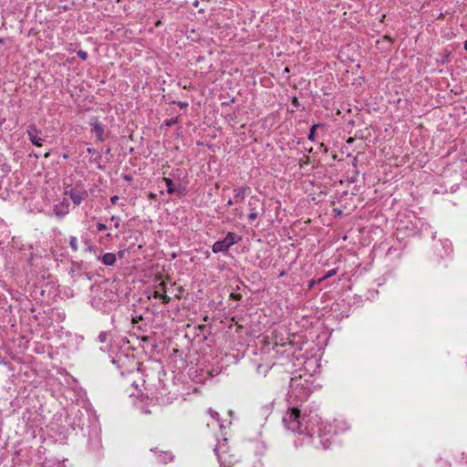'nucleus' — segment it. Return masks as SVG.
Instances as JSON below:
<instances>
[{"instance_id":"f257e3e1","label":"nucleus","mask_w":467,"mask_h":467,"mask_svg":"<svg viewBox=\"0 0 467 467\" xmlns=\"http://www.w3.org/2000/svg\"><path fill=\"white\" fill-rule=\"evenodd\" d=\"M282 421L285 427L293 432L303 433L306 430L305 417L297 407L289 408Z\"/></svg>"},{"instance_id":"f03ea898","label":"nucleus","mask_w":467,"mask_h":467,"mask_svg":"<svg viewBox=\"0 0 467 467\" xmlns=\"http://www.w3.org/2000/svg\"><path fill=\"white\" fill-rule=\"evenodd\" d=\"M64 194L68 195L75 205H79L88 195L86 190H78L69 184L65 186Z\"/></svg>"},{"instance_id":"7ed1b4c3","label":"nucleus","mask_w":467,"mask_h":467,"mask_svg":"<svg viewBox=\"0 0 467 467\" xmlns=\"http://www.w3.org/2000/svg\"><path fill=\"white\" fill-rule=\"evenodd\" d=\"M27 135L29 138V140L32 142V144L36 146H41L43 139H41L38 135L40 134V130L36 128L35 124H30L27 127Z\"/></svg>"},{"instance_id":"20e7f679","label":"nucleus","mask_w":467,"mask_h":467,"mask_svg":"<svg viewBox=\"0 0 467 467\" xmlns=\"http://www.w3.org/2000/svg\"><path fill=\"white\" fill-rule=\"evenodd\" d=\"M89 125L92 127L91 131L96 134L99 141H104V125L100 123L98 118H92L89 121Z\"/></svg>"},{"instance_id":"39448f33","label":"nucleus","mask_w":467,"mask_h":467,"mask_svg":"<svg viewBox=\"0 0 467 467\" xmlns=\"http://www.w3.org/2000/svg\"><path fill=\"white\" fill-rule=\"evenodd\" d=\"M150 451L155 452L158 462L163 464H167L168 462H172L174 458L170 451L159 450V448H151Z\"/></svg>"},{"instance_id":"423d86ee","label":"nucleus","mask_w":467,"mask_h":467,"mask_svg":"<svg viewBox=\"0 0 467 467\" xmlns=\"http://www.w3.org/2000/svg\"><path fill=\"white\" fill-rule=\"evenodd\" d=\"M163 182H165V185L167 187V192L169 194H173L175 192H178V195H183L185 192V189L183 187H178L176 188L172 182V180L167 177L163 178Z\"/></svg>"},{"instance_id":"0eeeda50","label":"nucleus","mask_w":467,"mask_h":467,"mask_svg":"<svg viewBox=\"0 0 467 467\" xmlns=\"http://www.w3.org/2000/svg\"><path fill=\"white\" fill-rule=\"evenodd\" d=\"M260 203V200L257 197H251L248 202L250 206V213L248 214L249 221H254L257 218L258 213L256 212V205Z\"/></svg>"},{"instance_id":"6e6552de","label":"nucleus","mask_w":467,"mask_h":467,"mask_svg":"<svg viewBox=\"0 0 467 467\" xmlns=\"http://www.w3.org/2000/svg\"><path fill=\"white\" fill-rule=\"evenodd\" d=\"M228 249L229 246L227 245L223 239L216 241L212 246V250L214 254L226 253Z\"/></svg>"},{"instance_id":"1a4fd4ad","label":"nucleus","mask_w":467,"mask_h":467,"mask_svg":"<svg viewBox=\"0 0 467 467\" xmlns=\"http://www.w3.org/2000/svg\"><path fill=\"white\" fill-rule=\"evenodd\" d=\"M250 190L248 186H242L240 188L234 189V198L235 202H242L246 195V192Z\"/></svg>"},{"instance_id":"9d476101","label":"nucleus","mask_w":467,"mask_h":467,"mask_svg":"<svg viewBox=\"0 0 467 467\" xmlns=\"http://www.w3.org/2000/svg\"><path fill=\"white\" fill-rule=\"evenodd\" d=\"M241 236L237 235L236 234L234 233H232V232H229L225 238H223V240L225 241V243L227 244V245L229 246V248L235 244L236 243H238L240 240H241Z\"/></svg>"},{"instance_id":"9b49d317","label":"nucleus","mask_w":467,"mask_h":467,"mask_svg":"<svg viewBox=\"0 0 467 467\" xmlns=\"http://www.w3.org/2000/svg\"><path fill=\"white\" fill-rule=\"evenodd\" d=\"M99 259H100L105 265L111 266L116 263V254L113 253H106L101 258L99 257Z\"/></svg>"},{"instance_id":"f8f14e48","label":"nucleus","mask_w":467,"mask_h":467,"mask_svg":"<svg viewBox=\"0 0 467 467\" xmlns=\"http://www.w3.org/2000/svg\"><path fill=\"white\" fill-rule=\"evenodd\" d=\"M83 263L72 262L70 273L72 275H80L79 272L82 270Z\"/></svg>"},{"instance_id":"ddd939ff","label":"nucleus","mask_w":467,"mask_h":467,"mask_svg":"<svg viewBox=\"0 0 467 467\" xmlns=\"http://www.w3.org/2000/svg\"><path fill=\"white\" fill-rule=\"evenodd\" d=\"M319 126V124H314L311 126L309 133H308V140L314 141L316 137V130Z\"/></svg>"},{"instance_id":"4468645a","label":"nucleus","mask_w":467,"mask_h":467,"mask_svg":"<svg viewBox=\"0 0 467 467\" xmlns=\"http://www.w3.org/2000/svg\"><path fill=\"white\" fill-rule=\"evenodd\" d=\"M69 245L71 247V249L74 251V252H77L78 247V240L75 236H71L70 239H69Z\"/></svg>"},{"instance_id":"2eb2a0df","label":"nucleus","mask_w":467,"mask_h":467,"mask_svg":"<svg viewBox=\"0 0 467 467\" xmlns=\"http://www.w3.org/2000/svg\"><path fill=\"white\" fill-rule=\"evenodd\" d=\"M336 273H337L336 269H332V270L328 271L323 277L319 278L317 283H318V284L321 283L325 279H327L328 277H331L334 275H336Z\"/></svg>"},{"instance_id":"dca6fc26","label":"nucleus","mask_w":467,"mask_h":467,"mask_svg":"<svg viewBox=\"0 0 467 467\" xmlns=\"http://www.w3.org/2000/svg\"><path fill=\"white\" fill-rule=\"evenodd\" d=\"M109 336H110V334H109V332H107V331H103V332H101V333L99 335V342H101V343L106 342V341L109 339Z\"/></svg>"},{"instance_id":"f3484780","label":"nucleus","mask_w":467,"mask_h":467,"mask_svg":"<svg viewBox=\"0 0 467 467\" xmlns=\"http://www.w3.org/2000/svg\"><path fill=\"white\" fill-rule=\"evenodd\" d=\"M209 413L214 420H216L218 423H220V415L217 411H215L212 409H209ZM219 425L222 426L221 424H219Z\"/></svg>"},{"instance_id":"a211bd4d","label":"nucleus","mask_w":467,"mask_h":467,"mask_svg":"<svg viewBox=\"0 0 467 467\" xmlns=\"http://www.w3.org/2000/svg\"><path fill=\"white\" fill-rule=\"evenodd\" d=\"M177 122H178V118L175 117V118H171V119H166L165 120V125L168 126V127H171V126L175 125Z\"/></svg>"},{"instance_id":"6ab92c4d","label":"nucleus","mask_w":467,"mask_h":467,"mask_svg":"<svg viewBox=\"0 0 467 467\" xmlns=\"http://www.w3.org/2000/svg\"><path fill=\"white\" fill-rule=\"evenodd\" d=\"M77 55L82 60H86L88 57V53L81 49L77 52Z\"/></svg>"},{"instance_id":"aec40b11","label":"nucleus","mask_w":467,"mask_h":467,"mask_svg":"<svg viewBox=\"0 0 467 467\" xmlns=\"http://www.w3.org/2000/svg\"><path fill=\"white\" fill-rule=\"evenodd\" d=\"M156 288L157 290H160L161 292H164L166 293V285L163 281L160 282L157 285H156Z\"/></svg>"},{"instance_id":"412c9836","label":"nucleus","mask_w":467,"mask_h":467,"mask_svg":"<svg viewBox=\"0 0 467 467\" xmlns=\"http://www.w3.org/2000/svg\"><path fill=\"white\" fill-rule=\"evenodd\" d=\"M111 221H113V222L115 223V224H114L115 228H119V221H120L119 217H118V216H114V215H113V216L111 217Z\"/></svg>"},{"instance_id":"4be33fe9","label":"nucleus","mask_w":467,"mask_h":467,"mask_svg":"<svg viewBox=\"0 0 467 467\" xmlns=\"http://www.w3.org/2000/svg\"><path fill=\"white\" fill-rule=\"evenodd\" d=\"M161 299L162 300V303L165 305H167L171 301L170 296H168L164 292Z\"/></svg>"},{"instance_id":"5701e85b","label":"nucleus","mask_w":467,"mask_h":467,"mask_svg":"<svg viewBox=\"0 0 467 467\" xmlns=\"http://www.w3.org/2000/svg\"><path fill=\"white\" fill-rule=\"evenodd\" d=\"M162 295H163V292H161V291H160V290H157V289H156V290L153 292V295H152V296H153V297H154V298H159V299H161V296H162Z\"/></svg>"},{"instance_id":"b1692460","label":"nucleus","mask_w":467,"mask_h":467,"mask_svg":"<svg viewBox=\"0 0 467 467\" xmlns=\"http://www.w3.org/2000/svg\"><path fill=\"white\" fill-rule=\"evenodd\" d=\"M97 229L99 232H102L107 230V226L104 223H97Z\"/></svg>"},{"instance_id":"393cba45","label":"nucleus","mask_w":467,"mask_h":467,"mask_svg":"<svg viewBox=\"0 0 467 467\" xmlns=\"http://www.w3.org/2000/svg\"><path fill=\"white\" fill-rule=\"evenodd\" d=\"M231 297H232L233 299L236 300V301H239V300H241V298H242V295H240V294H232V295H231Z\"/></svg>"},{"instance_id":"a878e982","label":"nucleus","mask_w":467,"mask_h":467,"mask_svg":"<svg viewBox=\"0 0 467 467\" xmlns=\"http://www.w3.org/2000/svg\"><path fill=\"white\" fill-rule=\"evenodd\" d=\"M177 105H178L181 109H184V108H187V107H188V103H187V102H183V101H178V102H177Z\"/></svg>"},{"instance_id":"bb28decb","label":"nucleus","mask_w":467,"mask_h":467,"mask_svg":"<svg viewBox=\"0 0 467 467\" xmlns=\"http://www.w3.org/2000/svg\"><path fill=\"white\" fill-rule=\"evenodd\" d=\"M119 200V196L118 195H114L110 198V202L112 204H116L117 203V201Z\"/></svg>"},{"instance_id":"cd10ccee","label":"nucleus","mask_w":467,"mask_h":467,"mask_svg":"<svg viewBox=\"0 0 467 467\" xmlns=\"http://www.w3.org/2000/svg\"><path fill=\"white\" fill-rule=\"evenodd\" d=\"M55 213L57 216H63L64 214L67 213V212L61 213V211H57V209H55Z\"/></svg>"},{"instance_id":"c85d7f7f","label":"nucleus","mask_w":467,"mask_h":467,"mask_svg":"<svg viewBox=\"0 0 467 467\" xmlns=\"http://www.w3.org/2000/svg\"><path fill=\"white\" fill-rule=\"evenodd\" d=\"M55 213L57 216H63L64 214L67 213V212L61 213V211H57V209H55Z\"/></svg>"},{"instance_id":"c756f323","label":"nucleus","mask_w":467,"mask_h":467,"mask_svg":"<svg viewBox=\"0 0 467 467\" xmlns=\"http://www.w3.org/2000/svg\"><path fill=\"white\" fill-rule=\"evenodd\" d=\"M95 151H96V150H95V149H93V148H88V150H87V152H88V153H95Z\"/></svg>"},{"instance_id":"7c9ffc66","label":"nucleus","mask_w":467,"mask_h":467,"mask_svg":"<svg viewBox=\"0 0 467 467\" xmlns=\"http://www.w3.org/2000/svg\"><path fill=\"white\" fill-rule=\"evenodd\" d=\"M118 256H119V258H122V257L124 256V251H119V252H118Z\"/></svg>"},{"instance_id":"2f4dec72","label":"nucleus","mask_w":467,"mask_h":467,"mask_svg":"<svg viewBox=\"0 0 467 467\" xmlns=\"http://www.w3.org/2000/svg\"><path fill=\"white\" fill-rule=\"evenodd\" d=\"M85 275L87 276V278L88 280H91L92 279V275L90 273H85Z\"/></svg>"},{"instance_id":"473e14b6","label":"nucleus","mask_w":467,"mask_h":467,"mask_svg":"<svg viewBox=\"0 0 467 467\" xmlns=\"http://www.w3.org/2000/svg\"><path fill=\"white\" fill-rule=\"evenodd\" d=\"M383 38H384V39L389 40V42H392V41H393V40H392V38H391L389 36H387V35H386V36H384V37H383Z\"/></svg>"},{"instance_id":"72a5a7b5","label":"nucleus","mask_w":467,"mask_h":467,"mask_svg":"<svg viewBox=\"0 0 467 467\" xmlns=\"http://www.w3.org/2000/svg\"><path fill=\"white\" fill-rule=\"evenodd\" d=\"M124 179L127 180V181H130L131 180V177L130 175H125L124 176Z\"/></svg>"},{"instance_id":"f704fd0d","label":"nucleus","mask_w":467,"mask_h":467,"mask_svg":"<svg viewBox=\"0 0 467 467\" xmlns=\"http://www.w3.org/2000/svg\"><path fill=\"white\" fill-rule=\"evenodd\" d=\"M234 202L230 199L228 202H227V206H231L233 205Z\"/></svg>"},{"instance_id":"c9c22d12","label":"nucleus","mask_w":467,"mask_h":467,"mask_svg":"<svg viewBox=\"0 0 467 467\" xmlns=\"http://www.w3.org/2000/svg\"><path fill=\"white\" fill-rule=\"evenodd\" d=\"M316 283V281L312 280L309 282V287H312L314 285V284Z\"/></svg>"},{"instance_id":"e433bc0d","label":"nucleus","mask_w":467,"mask_h":467,"mask_svg":"<svg viewBox=\"0 0 467 467\" xmlns=\"http://www.w3.org/2000/svg\"><path fill=\"white\" fill-rule=\"evenodd\" d=\"M198 328L201 329V330H203L205 328V326L204 325H200V326H198Z\"/></svg>"},{"instance_id":"4c0bfd02","label":"nucleus","mask_w":467,"mask_h":467,"mask_svg":"<svg viewBox=\"0 0 467 467\" xmlns=\"http://www.w3.org/2000/svg\"><path fill=\"white\" fill-rule=\"evenodd\" d=\"M105 153H107V154L110 153V148H107V149L105 150Z\"/></svg>"},{"instance_id":"58836bf2","label":"nucleus","mask_w":467,"mask_h":467,"mask_svg":"<svg viewBox=\"0 0 467 467\" xmlns=\"http://www.w3.org/2000/svg\"><path fill=\"white\" fill-rule=\"evenodd\" d=\"M88 251L95 250V247H94V246H88Z\"/></svg>"},{"instance_id":"ea45409f","label":"nucleus","mask_w":467,"mask_h":467,"mask_svg":"<svg viewBox=\"0 0 467 467\" xmlns=\"http://www.w3.org/2000/svg\"><path fill=\"white\" fill-rule=\"evenodd\" d=\"M464 48L467 51V40L464 42Z\"/></svg>"},{"instance_id":"a19ab883","label":"nucleus","mask_w":467,"mask_h":467,"mask_svg":"<svg viewBox=\"0 0 467 467\" xmlns=\"http://www.w3.org/2000/svg\"><path fill=\"white\" fill-rule=\"evenodd\" d=\"M352 141H353V139H352V138H349V139L348 140V143H350V142H352Z\"/></svg>"},{"instance_id":"79ce46f5","label":"nucleus","mask_w":467,"mask_h":467,"mask_svg":"<svg viewBox=\"0 0 467 467\" xmlns=\"http://www.w3.org/2000/svg\"><path fill=\"white\" fill-rule=\"evenodd\" d=\"M285 72H287V73H288V72H289V68H288V67H285Z\"/></svg>"},{"instance_id":"37998d69","label":"nucleus","mask_w":467,"mask_h":467,"mask_svg":"<svg viewBox=\"0 0 467 467\" xmlns=\"http://www.w3.org/2000/svg\"><path fill=\"white\" fill-rule=\"evenodd\" d=\"M203 320H204V321H207V320H208V317H205L203 318Z\"/></svg>"},{"instance_id":"c03bdc74","label":"nucleus","mask_w":467,"mask_h":467,"mask_svg":"<svg viewBox=\"0 0 467 467\" xmlns=\"http://www.w3.org/2000/svg\"><path fill=\"white\" fill-rule=\"evenodd\" d=\"M142 340H143V341H146V340H147V337H144L142 338Z\"/></svg>"}]
</instances>
